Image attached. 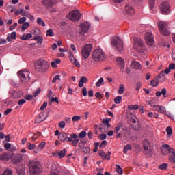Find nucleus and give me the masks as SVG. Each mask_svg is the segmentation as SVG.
Instances as JSON below:
<instances>
[{"label":"nucleus","mask_w":175,"mask_h":175,"mask_svg":"<svg viewBox=\"0 0 175 175\" xmlns=\"http://www.w3.org/2000/svg\"><path fill=\"white\" fill-rule=\"evenodd\" d=\"M68 135L66 133H60L59 135V140L60 142H68V143H71L72 146L76 147L77 144H79V139H77V134L72 133L70 135V137H68Z\"/></svg>","instance_id":"obj_1"},{"label":"nucleus","mask_w":175,"mask_h":175,"mask_svg":"<svg viewBox=\"0 0 175 175\" xmlns=\"http://www.w3.org/2000/svg\"><path fill=\"white\" fill-rule=\"evenodd\" d=\"M133 47L137 53L143 54L147 51V46L144 44V41L139 38H135L133 42Z\"/></svg>","instance_id":"obj_2"},{"label":"nucleus","mask_w":175,"mask_h":175,"mask_svg":"<svg viewBox=\"0 0 175 175\" xmlns=\"http://www.w3.org/2000/svg\"><path fill=\"white\" fill-rule=\"evenodd\" d=\"M30 175H39L42 173L40 164L36 161H30L28 163Z\"/></svg>","instance_id":"obj_3"},{"label":"nucleus","mask_w":175,"mask_h":175,"mask_svg":"<svg viewBox=\"0 0 175 175\" xmlns=\"http://www.w3.org/2000/svg\"><path fill=\"white\" fill-rule=\"evenodd\" d=\"M92 58L96 62L105 61L106 59V54L102 49H96L93 51Z\"/></svg>","instance_id":"obj_4"},{"label":"nucleus","mask_w":175,"mask_h":175,"mask_svg":"<svg viewBox=\"0 0 175 175\" xmlns=\"http://www.w3.org/2000/svg\"><path fill=\"white\" fill-rule=\"evenodd\" d=\"M111 46L113 47H115V49L118 51L119 53H122L124 51V42H122V40H121L118 37H115L111 40Z\"/></svg>","instance_id":"obj_5"},{"label":"nucleus","mask_w":175,"mask_h":175,"mask_svg":"<svg viewBox=\"0 0 175 175\" xmlns=\"http://www.w3.org/2000/svg\"><path fill=\"white\" fill-rule=\"evenodd\" d=\"M168 25L169 24L165 21H160L158 22L157 27L161 35H163L164 36H169V35H170V31L167 29Z\"/></svg>","instance_id":"obj_6"},{"label":"nucleus","mask_w":175,"mask_h":175,"mask_svg":"<svg viewBox=\"0 0 175 175\" xmlns=\"http://www.w3.org/2000/svg\"><path fill=\"white\" fill-rule=\"evenodd\" d=\"M34 65L37 72H46L49 69V63L46 60H38Z\"/></svg>","instance_id":"obj_7"},{"label":"nucleus","mask_w":175,"mask_h":175,"mask_svg":"<svg viewBox=\"0 0 175 175\" xmlns=\"http://www.w3.org/2000/svg\"><path fill=\"white\" fill-rule=\"evenodd\" d=\"M90 25L91 24H90V22L88 21L83 22L78 26V33L81 35V36H84V35L90 31Z\"/></svg>","instance_id":"obj_8"},{"label":"nucleus","mask_w":175,"mask_h":175,"mask_svg":"<svg viewBox=\"0 0 175 175\" xmlns=\"http://www.w3.org/2000/svg\"><path fill=\"white\" fill-rule=\"evenodd\" d=\"M123 126H124V123L119 122L116 124V126L115 127L114 133H117L116 137L118 139H120V137H122V136H124L123 132H125V131L126 132L128 131L126 128Z\"/></svg>","instance_id":"obj_9"},{"label":"nucleus","mask_w":175,"mask_h":175,"mask_svg":"<svg viewBox=\"0 0 175 175\" xmlns=\"http://www.w3.org/2000/svg\"><path fill=\"white\" fill-rule=\"evenodd\" d=\"M67 17L71 21H79L81 19V14L79 10H74L68 13Z\"/></svg>","instance_id":"obj_10"},{"label":"nucleus","mask_w":175,"mask_h":175,"mask_svg":"<svg viewBox=\"0 0 175 175\" xmlns=\"http://www.w3.org/2000/svg\"><path fill=\"white\" fill-rule=\"evenodd\" d=\"M18 77L21 80V83L23 84H27L29 80V72L25 70H21L17 73Z\"/></svg>","instance_id":"obj_11"},{"label":"nucleus","mask_w":175,"mask_h":175,"mask_svg":"<svg viewBox=\"0 0 175 175\" xmlns=\"http://www.w3.org/2000/svg\"><path fill=\"white\" fill-rule=\"evenodd\" d=\"M91 51H92V44H87L84 46V47L81 50V54L85 59H87L90 57V54H91Z\"/></svg>","instance_id":"obj_12"},{"label":"nucleus","mask_w":175,"mask_h":175,"mask_svg":"<svg viewBox=\"0 0 175 175\" xmlns=\"http://www.w3.org/2000/svg\"><path fill=\"white\" fill-rule=\"evenodd\" d=\"M144 151L143 153L145 155H151L152 154V150H151V144L148 140H144L142 143Z\"/></svg>","instance_id":"obj_13"},{"label":"nucleus","mask_w":175,"mask_h":175,"mask_svg":"<svg viewBox=\"0 0 175 175\" xmlns=\"http://www.w3.org/2000/svg\"><path fill=\"white\" fill-rule=\"evenodd\" d=\"M162 14H169L170 13V4L167 1H163L160 5Z\"/></svg>","instance_id":"obj_14"},{"label":"nucleus","mask_w":175,"mask_h":175,"mask_svg":"<svg viewBox=\"0 0 175 175\" xmlns=\"http://www.w3.org/2000/svg\"><path fill=\"white\" fill-rule=\"evenodd\" d=\"M144 39L146 44H148L149 47H152V46H154V36H152L151 32L146 33L145 34Z\"/></svg>","instance_id":"obj_15"},{"label":"nucleus","mask_w":175,"mask_h":175,"mask_svg":"<svg viewBox=\"0 0 175 175\" xmlns=\"http://www.w3.org/2000/svg\"><path fill=\"white\" fill-rule=\"evenodd\" d=\"M133 14H135V9H133V7L131 5H126L124 11V15L126 17H129V16H133Z\"/></svg>","instance_id":"obj_16"},{"label":"nucleus","mask_w":175,"mask_h":175,"mask_svg":"<svg viewBox=\"0 0 175 175\" xmlns=\"http://www.w3.org/2000/svg\"><path fill=\"white\" fill-rule=\"evenodd\" d=\"M55 3H57V0H42V4L48 9H51Z\"/></svg>","instance_id":"obj_17"},{"label":"nucleus","mask_w":175,"mask_h":175,"mask_svg":"<svg viewBox=\"0 0 175 175\" xmlns=\"http://www.w3.org/2000/svg\"><path fill=\"white\" fill-rule=\"evenodd\" d=\"M68 152V150H66V148L63 149L62 151H57L55 152L52 153V155L53 157H55V158H59L60 159L64 158V157H65V155H66V152Z\"/></svg>","instance_id":"obj_18"},{"label":"nucleus","mask_w":175,"mask_h":175,"mask_svg":"<svg viewBox=\"0 0 175 175\" xmlns=\"http://www.w3.org/2000/svg\"><path fill=\"white\" fill-rule=\"evenodd\" d=\"M47 118V116H44V112H41L40 114L36 117L34 122L35 124H40V122H43Z\"/></svg>","instance_id":"obj_19"},{"label":"nucleus","mask_w":175,"mask_h":175,"mask_svg":"<svg viewBox=\"0 0 175 175\" xmlns=\"http://www.w3.org/2000/svg\"><path fill=\"white\" fill-rule=\"evenodd\" d=\"M98 155L102 158V159H107V161H110V156L111 155V152L109 151L107 154H106L103 150H99Z\"/></svg>","instance_id":"obj_20"},{"label":"nucleus","mask_w":175,"mask_h":175,"mask_svg":"<svg viewBox=\"0 0 175 175\" xmlns=\"http://www.w3.org/2000/svg\"><path fill=\"white\" fill-rule=\"evenodd\" d=\"M172 150H173V148H170V146L169 144H164L162 146V152L163 154H164V155H167V154H170Z\"/></svg>","instance_id":"obj_21"},{"label":"nucleus","mask_w":175,"mask_h":175,"mask_svg":"<svg viewBox=\"0 0 175 175\" xmlns=\"http://www.w3.org/2000/svg\"><path fill=\"white\" fill-rule=\"evenodd\" d=\"M116 62L120 67V70L125 68V61L121 57L116 58Z\"/></svg>","instance_id":"obj_22"},{"label":"nucleus","mask_w":175,"mask_h":175,"mask_svg":"<svg viewBox=\"0 0 175 175\" xmlns=\"http://www.w3.org/2000/svg\"><path fill=\"white\" fill-rule=\"evenodd\" d=\"M23 158H24V154H18L12 159V162L14 163H20L23 161Z\"/></svg>","instance_id":"obj_23"},{"label":"nucleus","mask_w":175,"mask_h":175,"mask_svg":"<svg viewBox=\"0 0 175 175\" xmlns=\"http://www.w3.org/2000/svg\"><path fill=\"white\" fill-rule=\"evenodd\" d=\"M131 68L135 69V70H142V64L136 61H133L131 62Z\"/></svg>","instance_id":"obj_24"},{"label":"nucleus","mask_w":175,"mask_h":175,"mask_svg":"<svg viewBox=\"0 0 175 175\" xmlns=\"http://www.w3.org/2000/svg\"><path fill=\"white\" fill-rule=\"evenodd\" d=\"M157 80L159 83H163V82L166 81V75H165L164 71H161L159 74Z\"/></svg>","instance_id":"obj_25"},{"label":"nucleus","mask_w":175,"mask_h":175,"mask_svg":"<svg viewBox=\"0 0 175 175\" xmlns=\"http://www.w3.org/2000/svg\"><path fill=\"white\" fill-rule=\"evenodd\" d=\"M84 83H88V78L85 76H82L81 77V79L78 84L79 88H83V87H84Z\"/></svg>","instance_id":"obj_26"},{"label":"nucleus","mask_w":175,"mask_h":175,"mask_svg":"<svg viewBox=\"0 0 175 175\" xmlns=\"http://www.w3.org/2000/svg\"><path fill=\"white\" fill-rule=\"evenodd\" d=\"M17 172L18 175H25V165H19L17 167Z\"/></svg>","instance_id":"obj_27"},{"label":"nucleus","mask_w":175,"mask_h":175,"mask_svg":"<svg viewBox=\"0 0 175 175\" xmlns=\"http://www.w3.org/2000/svg\"><path fill=\"white\" fill-rule=\"evenodd\" d=\"M147 105H150L152 107H155L157 106L158 104V98L154 97L152 98V100L146 102Z\"/></svg>","instance_id":"obj_28"},{"label":"nucleus","mask_w":175,"mask_h":175,"mask_svg":"<svg viewBox=\"0 0 175 175\" xmlns=\"http://www.w3.org/2000/svg\"><path fill=\"white\" fill-rule=\"evenodd\" d=\"M24 95V93L23 92V91H16L14 92V93L12 95V98H13V99H18L20 98H21V96H23Z\"/></svg>","instance_id":"obj_29"},{"label":"nucleus","mask_w":175,"mask_h":175,"mask_svg":"<svg viewBox=\"0 0 175 175\" xmlns=\"http://www.w3.org/2000/svg\"><path fill=\"white\" fill-rule=\"evenodd\" d=\"M156 111L161 113V114H166V108L163 106L157 105L155 108Z\"/></svg>","instance_id":"obj_30"},{"label":"nucleus","mask_w":175,"mask_h":175,"mask_svg":"<svg viewBox=\"0 0 175 175\" xmlns=\"http://www.w3.org/2000/svg\"><path fill=\"white\" fill-rule=\"evenodd\" d=\"M169 161L170 162H173V163H175L174 149H171V152H170V155H169Z\"/></svg>","instance_id":"obj_31"},{"label":"nucleus","mask_w":175,"mask_h":175,"mask_svg":"<svg viewBox=\"0 0 175 175\" xmlns=\"http://www.w3.org/2000/svg\"><path fill=\"white\" fill-rule=\"evenodd\" d=\"M10 159V156L8 153H3L0 155V161H9Z\"/></svg>","instance_id":"obj_32"},{"label":"nucleus","mask_w":175,"mask_h":175,"mask_svg":"<svg viewBox=\"0 0 175 175\" xmlns=\"http://www.w3.org/2000/svg\"><path fill=\"white\" fill-rule=\"evenodd\" d=\"M13 39H17V35H16V31L12 32L10 36H8L7 37L8 42H12V40H13Z\"/></svg>","instance_id":"obj_33"},{"label":"nucleus","mask_w":175,"mask_h":175,"mask_svg":"<svg viewBox=\"0 0 175 175\" xmlns=\"http://www.w3.org/2000/svg\"><path fill=\"white\" fill-rule=\"evenodd\" d=\"M109 121H111V118H107L103 119L102 122L103 124H105L107 128H111V125L110 124V123H109Z\"/></svg>","instance_id":"obj_34"},{"label":"nucleus","mask_w":175,"mask_h":175,"mask_svg":"<svg viewBox=\"0 0 175 175\" xmlns=\"http://www.w3.org/2000/svg\"><path fill=\"white\" fill-rule=\"evenodd\" d=\"M32 38V35L31 33L27 34H23V36L21 37V40H28V39H31Z\"/></svg>","instance_id":"obj_35"},{"label":"nucleus","mask_w":175,"mask_h":175,"mask_svg":"<svg viewBox=\"0 0 175 175\" xmlns=\"http://www.w3.org/2000/svg\"><path fill=\"white\" fill-rule=\"evenodd\" d=\"M116 173H118V174H123L124 173V170H122V168L121 167V166L118 164L116 165Z\"/></svg>","instance_id":"obj_36"},{"label":"nucleus","mask_w":175,"mask_h":175,"mask_svg":"<svg viewBox=\"0 0 175 175\" xmlns=\"http://www.w3.org/2000/svg\"><path fill=\"white\" fill-rule=\"evenodd\" d=\"M36 22L38 25H40L41 27H46V23H44V21L42 19V18H38Z\"/></svg>","instance_id":"obj_37"},{"label":"nucleus","mask_w":175,"mask_h":175,"mask_svg":"<svg viewBox=\"0 0 175 175\" xmlns=\"http://www.w3.org/2000/svg\"><path fill=\"white\" fill-rule=\"evenodd\" d=\"M124 91H125V86L124 85V84L120 85L119 90H118V94L122 95Z\"/></svg>","instance_id":"obj_38"},{"label":"nucleus","mask_w":175,"mask_h":175,"mask_svg":"<svg viewBox=\"0 0 175 175\" xmlns=\"http://www.w3.org/2000/svg\"><path fill=\"white\" fill-rule=\"evenodd\" d=\"M129 150H132V146L131 144L126 145L123 148L124 154H127Z\"/></svg>","instance_id":"obj_39"},{"label":"nucleus","mask_w":175,"mask_h":175,"mask_svg":"<svg viewBox=\"0 0 175 175\" xmlns=\"http://www.w3.org/2000/svg\"><path fill=\"white\" fill-rule=\"evenodd\" d=\"M40 136H42V133L36 132V133H34L33 136L31 137V140L33 142H35V140H36V139H38V137H40Z\"/></svg>","instance_id":"obj_40"},{"label":"nucleus","mask_w":175,"mask_h":175,"mask_svg":"<svg viewBox=\"0 0 175 175\" xmlns=\"http://www.w3.org/2000/svg\"><path fill=\"white\" fill-rule=\"evenodd\" d=\"M166 132H167V136L168 137H170V136H172L173 133V129H172V127L168 126L166 128Z\"/></svg>","instance_id":"obj_41"},{"label":"nucleus","mask_w":175,"mask_h":175,"mask_svg":"<svg viewBox=\"0 0 175 175\" xmlns=\"http://www.w3.org/2000/svg\"><path fill=\"white\" fill-rule=\"evenodd\" d=\"M121 100H122V96H116L113 100L116 105H120V103H121Z\"/></svg>","instance_id":"obj_42"},{"label":"nucleus","mask_w":175,"mask_h":175,"mask_svg":"<svg viewBox=\"0 0 175 175\" xmlns=\"http://www.w3.org/2000/svg\"><path fill=\"white\" fill-rule=\"evenodd\" d=\"M155 7V0H149V9L152 10Z\"/></svg>","instance_id":"obj_43"},{"label":"nucleus","mask_w":175,"mask_h":175,"mask_svg":"<svg viewBox=\"0 0 175 175\" xmlns=\"http://www.w3.org/2000/svg\"><path fill=\"white\" fill-rule=\"evenodd\" d=\"M29 23L25 22L24 23H23V25H22L23 32H24L25 31V29H27V28H29Z\"/></svg>","instance_id":"obj_44"},{"label":"nucleus","mask_w":175,"mask_h":175,"mask_svg":"<svg viewBox=\"0 0 175 175\" xmlns=\"http://www.w3.org/2000/svg\"><path fill=\"white\" fill-rule=\"evenodd\" d=\"M133 146L136 152H140V151H142V146H140V144H135Z\"/></svg>","instance_id":"obj_45"},{"label":"nucleus","mask_w":175,"mask_h":175,"mask_svg":"<svg viewBox=\"0 0 175 175\" xmlns=\"http://www.w3.org/2000/svg\"><path fill=\"white\" fill-rule=\"evenodd\" d=\"M80 120H81V116H74L72 118V122H77V121H80Z\"/></svg>","instance_id":"obj_46"},{"label":"nucleus","mask_w":175,"mask_h":175,"mask_svg":"<svg viewBox=\"0 0 175 175\" xmlns=\"http://www.w3.org/2000/svg\"><path fill=\"white\" fill-rule=\"evenodd\" d=\"M129 110H137L139 109V105H131L128 106Z\"/></svg>","instance_id":"obj_47"},{"label":"nucleus","mask_w":175,"mask_h":175,"mask_svg":"<svg viewBox=\"0 0 175 175\" xmlns=\"http://www.w3.org/2000/svg\"><path fill=\"white\" fill-rule=\"evenodd\" d=\"M150 85H152V87H158V85H159V82L155 80H152L150 81Z\"/></svg>","instance_id":"obj_48"},{"label":"nucleus","mask_w":175,"mask_h":175,"mask_svg":"<svg viewBox=\"0 0 175 175\" xmlns=\"http://www.w3.org/2000/svg\"><path fill=\"white\" fill-rule=\"evenodd\" d=\"M82 150L83 152H84L85 154H90V152H91V148H90V146L84 147Z\"/></svg>","instance_id":"obj_49"},{"label":"nucleus","mask_w":175,"mask_h":175,"mask_svg":"<svg viewBox=\"0 0 175 175\" xmlns=\"http://www.w3.org/2000/svg\"><path fill=\"white\" fill-rule=\"evenodd\" d=\"M46 36H51V37L54 36V32H53V29H49L46 32Z\"/></svg>","instance_id":"obj_50"},{"label":"nucleus","mask_w":175,"mask_h":175,"mask_svg":"<svg viewBox=\"0 0 175 175\" xmlns=\"http://www.w3.org/2000/svg\"><path fill=\"white\" fill-rule=\"evenodd\" d=\"M167 163H163L159 166V169H161V170H166V169H167Z\"/></svg>","instance_id":"obj_51"},{"label":"nucleus","mask_w":175,"mask_h":175,"mask_svg":"<svg viewBox=\"0 0 175 175\" xmlns=\"http://www.w3.org/2000/svg\"><path fill=\"white\" fill-rule=\"evenodd\" d=\"M2 175H13V171L12 170H5Z\"/></svg>","instance_id":"obj_52"},{"label":"nucleus","mask_w":175,"mask_h":175,"mask_svg":"<svg viewBox=\"0 0 175 175\" xmlns=\"http://www.w3.org/2000/svg\"><path fill=\"white\" fill-rule=\"evenodd\" d=\"M41 92H42V89L38 88V89L36 90V92H34L33 93V96L34 98H36V96H38V95H39V94H40Z\"/></svg>","instance_id":"obj_53"},{"label":"nucleus","mask_w":175,"mask_h":175,"mask_svg":"<svg viewBox=\"0 0 175 175\" xmlns=\"http://www.w3.org/2000/svg\"><path fill=\"white\" fill-rule=\"evenodd\" d=\"M27 148H29V150H33V148H36V145L33 144H31L30 142H28Z\"/></svg>","instance_id":"obj_54"},{"label":"nucleus","mask_w":175,"mask_h":175,"mask_svg":"<svg viewBox=\"0 0 175 175\" xmlns=\"http://www.w3.org/2000/svg\"><path fill=\"white\" fill-rule=\"evenodd\" d=\"M104 81L103 77L100 78V79L96 82V87H100Z\"/></svg>","instance_id":"obj_55"},{"label":"nucleus","mask_w":175,"mask_h":175,"mask_svg":"<svg viewBox=\"0 0 175 175\" xmlns=\"http://www.w3.org/2000/svg\"><path fill=\"white\" fill-rule=\"evenodd\" d=\"M107 146V141L104 140L101 142L100 145L99 146V148H105Z\"/></svg>","instance_id":"obj_56"},{"label":"nucleus","mask_w":175,"mask_h":175,"mask_svg":"<svg viewBox=\"0 0 175 175\" xmlns=\"http://www.w3.org/2000/svg\"><path fill=\"white\" fill-rule=\"evenodd\" d=\"M85 136H87V132H85V131H81L79 133L80 139H84V137H85Z\"/></svg>","instance_id":"obj_57"},{"label":"nucleus","mask_w":175,"mask_h":175,"mask_svg":"<svg viewBox=\"0 0 175 175\" xmlns=\"http://www.w3.org/2000/svg\"><path fill=\"white\" fill-rule=\"evenodd\" d=\"M46 146V142H42L38 146V150H42Z\"/></svg>","instance_id":"obj_58"},{"label":"nucleus","mask_w":175,"mask_h":175,"mask_svg":"<svg viewBox=\"0 0 175 175\" xmlns=\"http://www.w3.org/2000/svg\"><path fill=\"white\" fill-rule=\"evenodd\" d=\"M42 43H43V37L40 36L37 40V44H39L40 46H42Z\"/></svg>","instance_id":"obj_59"},{"label":"nucleus","mask_w":175,"mask_h":175,"mask_svg":"<svg viewBox=\"0 0 175 175\" xmlns=\"http://www.w3.org/2000/svg\"><path fill=\"white\" fill-rule=\"evenodd\" d=\"M25 21H27V18H25V17H22V18H21L18 21V24H24V23H25Z\"/></svg>","instance_id":"obj_60"},{"label":"nucleus","mask_w":175,"mask_h":175,"mask_svg":"<svg viewBox=\"0 0 175 175\" xmlns=\"http://www.w3.org/2000/svg\"><path fill=\"white\" fill-rule=\"evenodd\" d=\"M99 137H100V140H105V139H107V135H106V134H105V133L100 134V135H99Z\"/></svg>","instance_id":"obj_61"},{"label":"nucleus","mask_w":175,"mask_h":175,"mask_svg":"<svg viewBox=\"0 0 175 175\" xmlns=\"http://www.w3.org/2000/svg\"><path fill=\"white\" fill-rule=\"evenodd\" d=\"M57 80H61V78H59V75H57L53 77V79L52 80V83H55V81H57Z\"/></svg>","instance_id":"obj_62"},{"label":"nucleus","mask_w":175,"mask_h":175,"mask_svg":"<svg viewBox=\"0 0 175 175\" xmlns=\"http://www.w3.org/2000/svg\"><path fill=\"white\" fill-rule=\"evenodd\" d=\"M95 96H96V98H97V99H99V100H100V99H102V98H103V97L102 96V94H101L100 92H96V93L95 94Z\"/></svg>","instance_id":"obj_63"},{"label":"nucleus","mask_w":175,"mask_h":175,"mask_svg":"<svg viewBox=\"0 0 175 175\" xmlns=\"http://www.w3.org/2000/svg\"><path fill=\"white\" fill-rule=\"evenodd\" d=\"M82 95L83 96H87V88H82Z\"/></svg>","instance_id":"obj_64"}]
</instances>
